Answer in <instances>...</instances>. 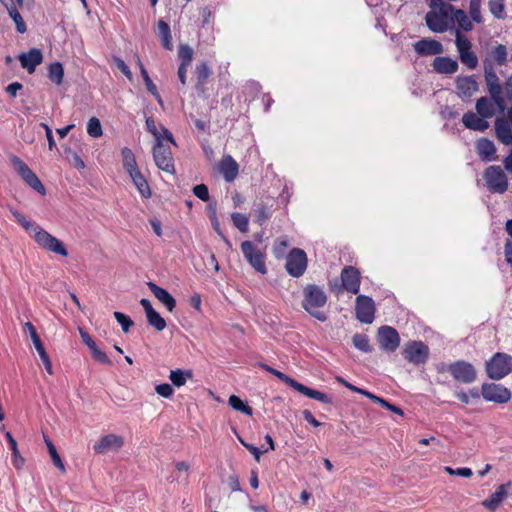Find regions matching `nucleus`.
<instances>
[{
  "instance_id": "obj_1",
  "label": "nucleus",
  "mask_w": 512,
  "mask_h": 512,
  "mask_svg": "<svg viewBox=\"0 0 512 512\" xmlns=\"http://www.w3.org/2000/svg\"><path fill=\"white\" fill-rule=\"evenodd\" d=\"M508 61V50L504 44H497L492 47L483 59L484 79L489 96L493 99L500 112L506 108L503 97V87L497 76L494 65L504 66Z\"/></svg>"
},
{
  "instance_id": "obj_2",
  "label": "nucleus",
  "mask_w": 512,
  "mask_h": 512,
  "mask_svg": "<svg viewBox=\"0 0 512 512\" xmlns=\"http://www.w3.org/2000/svg\"><path fill=\"white\" fill-rule=\"evenodd\" d=\"M454 6L444 0H430L429 11L425 15L428 29L434 33H444L454 25Z\"/></svg>"
},
{
  "instance_id": "obj_3",
  "label": "nucleus",
  "mask_w": 512,
  "mask_h": 512,
  "mask_svg": "<svg viewBox=\"0 0 512 512\" xmlns=\"http://www.w3.org/2000/svg\"><path fill=\"white\" fill-rule=\"evenodd\" d=\"M303 296V308L317 320L326 321V314L320 310L327 302L323 289L315 284H308L303 290Z\"/></svg>"
},
{
  "instance_id": "obj_4",
  "label": "nucleus",
  "mask_w": 512,
  "mask_h": 512,
  "mask_svg": "<svg viewBox=\"0 0 512 512\" xmlns=\"http://www.w3.org/2000/svg\"><path fill=\"white\" fill-rule=\"evenodd\" d=\"M261 367L263 369H265L267 372H269L272 375H274L275 377H277L282 382H284L286 385L290 386L291 388H293L297 392L305 395L306 397L317 400L324 404H332L331 397L328 396L326 393L309 388V387L305 386L304 384L296 381L295 379L289 377L288 375L284 374L283 372L276 370L266 364H262Z\"/></svg>"
},
{
  "instance_id": "obj_5",
  "label": "nucleus",
  "mask_w": 512,
  "mask_h": 512,
  "mask_svg": "<svg viewBox=\"0 0 512 512\" xmlns=\"http://www.w3.org/2000/svg\"><path fill=\"white\" fill-rule=\"evenodd\" d=\"M485 369L490 379L501 380L512 372V356L497 352L486 361Z\"/></svg>"
},
{
  "instance_id": "obj_6",
  "label": "nucleus",
  "mask_w": 512,
  "mask_h": 512,
  "mask_svg": "<svg viewBox=\"0 0 512 512\" xmlns=\"http://www.w3.org/2000/svg\"><path fill=\"white\" fill-rule=\"evenodd\" d=\"M439 371H447L455 381L462 384H471L477 378V371L475 367L464 360L452 362L448 364L445 369H441Z\"/></svg>"
},
{
  "instance_id": "obj_7",
  "label": "nucleus",
  "mask_w": 512,
  "mask_h": 512,
  "mask_svg": "<svg viewBox=\"0 0 512 512\" xmlns=\"http://www.w3.org/2000/svg\"><path fill=\"white\" fill-rule=\"evenodd\" d=\"M240 249L245 260L254 268L256 272L263 275L267 273L265 253L262 252L254 242L245 240L241 243Z\"/></svg>"
},
{
  "instance_id": "obj_8",
  "label": "nucleus",
  "mask_w": 512,
  "mask_h": 512,
  "mask_svg": "<svg viewBox=\"0 0 512 512\" xmlns=\"http://www.w3.org/2000/svg\"><path fill=\"white\" fill-rule=\"evenodd\" d=\"M486 186L491 193L503 194L508 189L506 174L500 166L491 165L483 173Z\"/></svg>"
},
{
  "instance_id": "obj_9",
  "label": "nucleus",
  "mask_w": 512,
  "mask_h": 512,
  "mask_svg": "<svg viewBox=\"0 0 512 512\" xmlns=\"http://www.w3.org/2000/svg\"><path fill=\"white\" fill-rule=\"evenodd\" d=\"M33 239L43 249H46L50 252H53L63 257L68 256V251L64 244L58 238L51 235L49 232H47L46 230L42 229L39 226H36L34 228Z\"/></svg>"
},
{
  "instance_id": "obj_10",
  "label": "nucleus",
  "mask_w": 512,
  "mask_h": 512,
  "mask_svg": "<svg viewBox=\"0 0 512 512\" xmlns=\"http://www.w3.org/2000/svg\"><path fill=\"white\" fill-rule=\"evenodd\" d=\"M455 34V45L461 63L470 70L475 69L478 66V57L476 53L472 51L471 41L463 35L459 29L456 30Z\"/></svg>"
},
{
  "instance_id": "obj_11",
  "label": "nucleus",
  "mask_w": 512,
  "mask_h": 512,
  "mask_svg": "<svg viewBox=\"0 0 512 512\" xmlns=\"http://www.w3.org/2000/svg\"><path fill=\"white\" fill-rule=\"evenodd\" d=\"M153 158L156 166L167 173L175 172L174 159L171 148L168 144L163 143V139H158L152 149Z\"/></svg>"
},
{
  "instance_id": "obj_12",
  "label": "nucleus",
  "mask_w": 512,
  "mask_h": 512,
  "mask_svg": "<svg viewBox=\"0 0 512 512\" xmlns=\"http://www.w3.org/2000/svg\"><path fill=\"white\" fill-rule=\"evenodd\" d=\"M11 162L15 171L19 174L22 180L29 185L32 189L40 193L46 194V189L38 176L29 168V166L18 156H13Z\"/></svg>"
},
{
  "instance_id": "obj_13",
  "label": "nucleus",
  "mask_w": 512,
  "mask_h": 512,
  "mask_svg": "<svg viewBox=\"0 0 512 512\" xmlns=\"http://www.w3.org/2000/svg\"><path fill=\"white\" fill-rule=\"evenodd\" d=\"M307 264V255L303 249L293 248L286 255L285 269L294 278H299L305 273Z\"/></svg>"
},
{
  "instance_id": "obj_14",
  "label": "nucleus",
  "mask_w": 512,
  "mask_h": 512,
  "mask_svg": "<svg viewBox=\"0 0 512 512\" xmlns=\"http://www.w3.org/2000/svg\"><path fill=\"white\" fill-rule=\"evenodd\" d=\"M403 356L416 366L426 363L429 357V348L422 341H409L403 349Z\"/></svg>"
},
{
  "instance_id": "obj_15",
  "label": "nucleus",
  "mask_w": 512,
  "mask_h": 512,
  "mask_svg": "<svg viewBox=\"0 0 512 512\" xmlns=\"http://www.w3.org/2000/svg\"><path fill=\"white\" fill-rule=\"evenodd\" d=\"M481 395L486 401L498 404L507 403L511 399L510 390L501 384L495 383H483Z\"/></svg>"
},
{
  "instance_id": "obj_16",
  "label": "nucleus",
  "mask_w": 512,
  "mask_h": 512,
  "mask_svg": "<svg viewBox=\"0 0 512 512\" xmlns=\"http://www.w3.org/2000/svg\"><path fill=\"white\" fill-rule=\"evenodd\" d=\"M23 331L25 333L29 334V336L33 342V345H34L36 351L38 352L39 357L45 367V370L47 371L48 374L52 375L53 368H52V363H51L50 357L45 350L44 344H43L40 336L38 335L36 328L34 327V325L31 322H26L23 325Z\"/></svg>"
},
{
  "instance_id": "obj_17",
  "label": "nucleus",
  "mask_w": 512,
  "mask_h": 512,
  "mask_svg": "<svg viewBox=\"0 0 512 512\" xmlns=\"http://www.w3.org/2000/svg\"><path fill=\"white\" fill-rule=\"evenodd\" d=\"M356 318L365 324H371L375 318V303L366 295H358L355 304Z\"/></svg>"
},
{
  "instance_id": "obj_18",
  "label": "nucleus",
  "mask_w": 512,
  "mask_h": 512,
  "mask_svg": "<svg viewBox=\"0 0 512 512\" xmlns=\"http://www.w3.org/2000/svg\"><path fill=\"white\" fill-rule=\"evenodd\" d=\"M377 340L382 350L394 352L400 345V336L397 330L391 326H381L378 329Z\"/></svg>"
},
{
  "instance_id": "obj_19",
  "label": "nucleus",
  "mask_w": 512,
  "mask_h": 512,
  "mask_svg": "<svg viewBox=\"0 0 512 512\" xmlns=\"http://www.w3.org/2000/svg\"><path fill=\"white\" fill-rule=\"evenodd\" d=\"M342 287L351 294H358L360 291L361 274L354 266H345L340 274Z\"/></svg>"
},
{
  "instance_id": "obj_20",
  "label": "nucleus",
  "mask_w": 512,
  "mask_h": 512,
  "mask_svg": "<svg viewBox=\"0 0 512 512\" xmlns=\"http://www.w3.org/2000/svg\"><path fill=\"white\" fill-rule=\"evenodd\" d=\"M212 69L207 62L198 63L194 69L195 90L199 96H206L208 80L212 76Z\"/></svg>"
},
{
  "instance_id": "obj_21",
  "label": "nucleus",
  "mask_w": 512,
  "mask_h": 512,
  "mask_svg": "<svg viewBox=\"0 0 512 512\" xmlns=\"http://www.w3.org/2000/svg\"><path fill=\"white\" fill-rule=\"evenodd\" d=\"M275 200L272 197L261 199L253 210L254 221L263 226L273 215Z\"/></svg>"
},
{
  "instance_id": "obj_22",
  "label": "nucleus",
  "mask_w": 512,
  "mask_h": 512,
  "mask_svg": "<svg viewBox=\"0 0 512 512\" xmlns=\"http://www.w3.org/2000/svg\"><path fill=\"white\" fill-rule=\"evenodd\" d=\"M413 47L419 56L440 55L444 51L441 42L432 38H423L415 42Z\"/></svg>"
},
{
  "instance_id": "obj_23",
  "label": "nucleus",
  "mask_w": 512,
  "mask_h": 512,
  "mask_svg": "<svg viewBox=\"0 0 512 512\" xmlns=\"http://www.w3.org/2000/svg\"><path fill=\"white\" fill-rule=\"evenodd\" d=\"M21 66L29 73H33L38 65L43 61L42 52L39 49L32 48L27 53L19 55Z\"/></svg>"
},
{
  "instance_id": "obj_24",
  "label": "nucleus",
  "mask_w": 512,
  "mask_h": 512,
  "mask_svg": "<svg viewBox=\"0 0 512 512\" xmlns=\"http://www.w3.org/2000/svg\"><path fill=\"white\" fill-rule=\"evenodd\" d=\"M433 70L438 74H454L458 71V62L450 57L438 56L432 62Z\"/></svg>"
},
{
  "instance_id": "obj_25",
  "label": "nucleus",
  "mask_w": 512,
  "mask_h": 512,
  "mask_svg": "<svg viewBox=\"0 0 512 512\" xmlns=\"http://www.w3.org/2000/svg\"><path fill=\"white\" fill-rule=\"evenodd\" d=\"M495 133L497 139L507 146H512V129L505 117H498L495 120Z\"/></svg>"
},
{
  "instance_id": "obj_26",
  "label": "nucleus",
  "mask_w": 512,
  "mask_h": 512,
  "mask_svg": "<svg viewBox=\"0 0 512 512\" xmlns=\"http://www.w3.org/2000/svg\"><path fill=\"white\" fill-rule=\"evenodd\" d=\"M123 446V438L115 434H108L103 436L96 442L93 449L96 453H105L110 448H120Z\"/></svg>"
},
{
  "instance_id": "obj_27",
  "label": "nucleus",
  "mask_w": 512,
  "mask_h": 512,
  "mask_svg": "<svg viewBox=\"0 0 512 512\" xmlns=\"http://www.w3.org/2000/svg\"><path fill=\"white\" fill-rule=\"evenodd\" d=\"M147 285L153 295L167 308L168 311L172 312L175 309L176 301L166 289L153 282H148Z\"/></svg>"
},
{
  "instance_id": "obj_28",
  "label": "nucleus",
  "mask_w": 512,
  "mask_h": 512,
  "mask_svg": "<svg viewBox=\"0 0 512 512\" xmlns=\"http://www.w3.org/2000/svg\"><path fill=\"white\" fill-rule=\"evenodd\" d=\"M476 151L483 161H492L496 159V147L493 141L488 138H480L476 142Z\"/></svg>"
},
{
  "instance_id": "obj_29",
  "label": "nucleus",
  "mask_w": 512,
  "mask_h": 512,
  "mask_svg": "<svg viewBox=\"0 0 512 512\" xmlns=\"http://www.w3.org/2000/svg\"><path fill=\"white\" fill-rule=\"evenodd\" d=\"M462 122L466 128L479 132H484L489 127L485 118L471 111L463 115Z\"/></svg>"
},
{
  "instance_id": "obj_30",
  "label": "nucleus",
  "mask_w": 512,
  "mask_h": 512,
  "mask_svg": "<svg viewBox=\"0 0 512 512\" xmlns=\"http://www.w3.org/2000/svg\"><path fill=\"white\" fill-rule=\"evenodd\" d=\"M220 171L225 181L232 182L238 175L239 165L232 156L227 155L220 162Z\"/></svg>"
},
{
  "instance_id": "obj_31",
  "label": "nucleus",
  "mask_w": 512,
  "mask_h": 512,
  "mask_svg": "<svg viewBox=\"0 0 512 512\" xmlns=\"http://www.w3.org/2000/svg\"><path fill=\"white\" fill-rule=\"evenodd\" d=\"M508 486H510V483L499 485L496 491L482 502V505L489 511H495L506 498Z\"/></svg>"
},
{
  "instance_id": "obj_32",
  "label": "nucleus",
  "mask_w": 512,
  "mask_h": 512,
  "mask_svg": "<svg viewBox=\"0 0 512 512\" xmlns=\"http://www.w3.org/2000/svg\"><path fill=\"white\" fill-rule=\"evenodd\" d=\"M456 88L459 95L471 97L478 90V83L472 76L458 77L456 80Z\"/></svg>"
},
{
  "instance_id": "obj_33",
  "label": "nucleus",
  "mask_w": 512,
  "mask_h": 512,
  "mask_svg": "<svg viewBox=\"0 0 512 512\" xmlns=\"http://www.w3.org/2000/svg\"><path fill=\"white\" fill-rule=\"evenodd\" d=\"M495 107H497V105L495 104V102L493 101V99L490 97H486V96H483V97H480L479 99H477L476 101V105H475V108H476V111L478 113V115H480L482 118H485V119H489L491 117H493V115L495 114ZM499 110V109H497ZM500 113V111H498ZM504 112H501V114H503Z\"/></svg>"
},
{
  "instance_id": "obj_34",
  "label": "nucleus",
  "mask_w": 512,
  "mask_h": 512,
  "mask_svg": "<svg viewBox=\"0 0 512 512\" xmlns=\"http://www.w3.org/2000/svg\"><path fill=\"white\" fill-rule=\"evenodd\" d=\"M129 176L131 177L133 184L137 188L140 195L145 199L150 198L152 195V192H151V189H150L147 179L144 177V175L141 173V171L138 169V170L130 173Z\"/></svg>"
},
{
  "instance_id": "obj_35",
  "label": "nucleus",
  "mask_w": 512,
  "mask_h": 512,
  "mask_svg": "<svg viewBox=\"0 0 512 512\" xmlns=\"http://www.w3.org/2000/svg\"><path fill=\"white\" fill-rule=\"evenodd\" d=\"M157 34L163 47L166 50L171 51L173 49L171 30L169 24L164 20H159L157 22Z\"/></svg>"
},
{
  "instance_id": "obj_36",
  "label": "nucleus",
  "mask_w": 512,
  "mask_h": 512,
  "mask_svg": "<svg viewBox=\"0 0 512 512\" xmlns=\"http://www.w3.org/2000/svg\"><path fill=\"white\" fill-rule=\"evenodd\" d=\"M503 97L505 99L506 108V119L509 121V126L512 127V75L506 78L503 85Z\"/></svg>"
},
{
  "instance_id": "obj_37",
  "label": "nucleus",
  "mask_w": 512,
  "mask_h": 512,
  "mask_svg": "<svg viewBox=\"0 0 512 512\" xmlns=\"http://www.w3.org/2000/svg\"><path fill=\"white\" fill-rule=\"evenodd\" d=\"M5 437L7 439L9 447H10V449L12 451V463H13V466L17 470H20L24 466L25 459L20 455V452H19L18 446H17V442L14 439V437L12 436V434L10 432H6L5 433Z\"/></svg>"
},
{
  "instance_id": "obj_38",
  "label": "nucleus",
  "mask_w": 512,
  "mask_h": 512,
  "mask_svg": "<svg viewBox=\"0 0 512 512\" xmlns=\"http://www.w3.org/2000/svg\"><path fill=\"white\" fill-rule=\"evenodd\" d=\"M146 127L147 130L155 137L156 141H158V139H162V134L158 131L155 121L152 117H148L146 119ZM162 132L164 138L168 142L172 143L173 145H176L172 133L167 128L162 127Z\"/></svg>"
},
{
  "instance_id": "obj_39",
  "label": "nucleus",
  "mask_w": 512,
  "mask_h": 512,
  "mask_svg": "<svg viewBox=\"0 0 512 512\" xmlns=\"http://www.w3.org/2000/svg\"><path fill=\"white\" fill-rule=\"evenodd\" d=\"M193 377V373L191 370H181L175 369L170 371L169 379L176 387H181L185 385L188 379Z\"/></svg>"
},
{
  "instance_id": "obj_40",
  "label": "nucleus",
  "mask_w": 512,
  "mask_h": 512,
  "mask_svg": "<svg viewBox=\"0 0 512 512\" xmlns=\"http://www.w3.org/2000/svg\"><path fill=\"white\" fill-rule=\"evenodd\" d=\"M123 167L128 172V174L138 170L137 162L132 150L128 147H124L121 150Z\"/></svg>"
},
{
  "instance_id": "obj_41",
  "label": "nucleus",
  "mask_w": 512,
  "mask_h": 512,
  "mask_svg": "<svg viewBox=\"0 0 512 512\" xmlns=\"http://www.w3.org/2000/svg\"><path fill=\"white\" fill-rule=\"evenodd\" d=\"M194 56L193 49L188 44H180L178 47L179 66L189 67Z\"/></svg>"
},
{
  "instance_id": "obj_42",
  "label": "nucleus",
  "mask_w": 512,
  "mask_h": 512,
  "mask_svg": "<svg viewBox=\"0 0 512 512\" xmlns=\"http://www.w3.org/2000/svg\"><path fill=\"white\" fill-rule=\"evenodd\" d=\"M352 343H353L354 347L356 349L360 350L361 352L371 353L373 350V347L370 344L369 337L365 334L356 333L352 337Z\"/></svg>"
},
{
  "instance_id": "obj_43",
  "label": "nucleus",
  "mask_w": 512,
  "mask_h": 512,
  "mask_svg": "<svg viewBox=\"0 0 512 512\" xmlns=\"http://www.w3.org/2000/svg\"><path fill=\"white\" fill-rule=\"evenodd\" d=\"M48 77L54 84H62L64 78V69L60 62H54L49 65Z\"/></svg>"
},
{
  "instance_id": "obj_44",
  "label": "nucleus",
  "mask_w": 512,
  "mask_h": 512,
  "mask_svg": "<svg viewBox=\"0 0 512 512\" xmlns=\"http://www.w3.org/2000/svg\"><path fill=\"white\" fill-rule=\"evenodd\" d=\"M454 22L456 21L459 28L465 32L471 31L473 29V25L471 20L468 18L466 13L461 9H455L453 12Z\"/></svg>"
},
{
  "instance_id": "obj_45",
  "label": "nucleus",
  "mask_w": 512,
  "mask_h": 512,
  "mask_svg": "<svg viewBox=\"0 0 512 512\" xmlns=\"http://www.w3.org/2000/svg\"><path fill=\"white\" fill-rule=\"evenodd\" d=\"M7 10H8L9 16L13 19V21L16 25L17 32L20 34L25 33L27 31V26L21 16V14L15 7V5L11 4V6H7Z\"/></svg>"
},
{
  "instance_id": "obj_46",
  "label": "nucleus",
  "mask_w": 512,
  "mask_h": 512,
  "mask_svg": "<svg viewBox=\"0 0 512 512\" xmlns=\"http://www.w3.org/2000/svg\"><path fill=\"white\" fill-rule=\"evenodd\" d=\"M44 440H45V443L47 445L48 452H49V455L51 457V460H52L53 464L62 473H64L65 472V466H64V463H63L61 457L59 456V454H58V452L56 450L55 445L53 444V442L48 437H44Z\"/></svg>"
},
{
  "instance_id": "obj_47",
  "label": "nucleus",
  "mask_w": 512,
  "mask_h": 512,
  "mask_svg": "<svg viewBox=\"0 0 512 512\" xmlns=\"http://www.w3.org/2000/svg\"><path fill=\"white\" fill-rule=\"evenodd\" d=\"M228 403L234 410L240 411L245 415L252 416L253 414V409L236 395H231Z\"/></svg>"
},
{
  "instance_id": "obj_48",
  "label": "nucleus",
  "mask_w": 512,
  "mask_h": 512,
  "mask_svg": "<svg viewBox=\"0 0 512 512\" xmlns=\"http://www.w3.org/2000/svg\"><path fill=\"white\" fill-rule=\"evenodd\" d=\"M231 220L234 226L242 233H247L249 230V219L245 214L242 213H232Z\"/></svg>"
},
{
  "instance_id": "obj_49",
  "label": "nucleus",
  "mask_w": 512,
  "mask_h": 512,
  "mask_svg": "<svg viewBox=\"0 0 512 512\" xmlns=\"http://www.w3.org/2000/svg\"><path fill=\"white\" fill-rule=\"evenodd\" d=\"M289 246L287 237H279L275 240L273 245V254L275 258L281 259L285 256L286 250Z\"/></svg>"
},
{
  "instance_id": "obj_50",
  "label": "nucleus",
  "mask_w": 512,
  "mask_h": 512,
  "mask_svg": "<svg viewBox=\"0 0 512 512\" xmlns=\"http://www.w3.org/2000/svg\"><path fill=\"white\" fill-rule=\"evenodd\" d=\"M146 318L149 325L153 326L157 331H162L165 329L166 321L156 310L146 315Z\"/></svg>"
},
{
  "instance_id": "obj_51",
  "label": "nucleus",
  "mask_w": 512,
  "mask_h": 512,
  "mask_svg": "<svg viewBox=\"0 0 512 512\" xmlns=\"http://www.w3.org/2000/svg\"><path fill=\"white\" fill-rule=\"evenodd\" d=\"M87 133L93 138H99L102 136V126L98 118L92 117L89 119L87 123Z\"/></svg>"
},
{
  "instance_id": "obj_52",
  "label": "nucleus",
  "mask_w": 512,
  "mask_h": 512,
  "mask_svg": "<svg viewBox=\"0 0 512 512\" xmlns=\"http://www.w3.org/2000/svg\"><path fill=\"white\" fill-rule=\"evenodd\" d=\"M489 10L497 19L505 18V5L503 0H490Z\"/></svg>"
},
{
  "instance_id": "obj_53",
  "label": "nucleus",
  "mask_w": 512,
  "mask_h": 512,
  "mask_svg": "<svg viewBox=\"0 0 512 512\" xmlns=\"http://www.w3.org/2000/svg\"><path fill=\"white\" fill-rule=\"evenodd\" d=\"M142 78L144 80V83H145V86H146L148 92L151 93L155 97V99L161 104L162 103L161 96L158 93L157 87L151 80L146 69H143Z\"/></svg>"
},
{
  "instance_id": "obj_54",
  "label": "nucleus",
  "mask_w": 512,
  "mask_h": 512,
  "mask_svg": "<svg viewBox=\"0 0 512 512\" xmlns=\"http://www.w3.org/2000/svg\"><path fill=\"white\" fill-rule=\"evenodd\" d=\"M114 317L117 320V322L121 325L122 330L125 333H127L131 326H133V321L131 320V318L122 312H114Z\"/></svg>"
},
{
  "instance_id": "obj_55",
  "label": "nucleus",
  "mask_w": 512,
  "mask_h": 512,
  "mask_svg": "<svg viewBox=\"0 0 512 512\" xmlns=\"http://www.w3.org/2000/svg\"><path fill=\"white\" fill-rule=\"evenodd\" d=\"M11 213L15 219V221L22 226L26 231L30 230L34 227V223L28 220L21 212L18 210H11Z\"/></svg>"
},
{
  "instance_id": "obj_56",
  "label": "nucleus",
  "mask_w": 512,
  "mask_h": 512,
  "mask_svg": "<svg viewBox=\"0 0 512 512\" xmlns=\"http://www.w3.org/2000/svg\"><path fill=\"white\" fill-rule=\"evenodd\" d=\"M91 353H92L93 358L97 362L102 363V364H106V365H111V360L109 359L107 354L104 351L100 350L97 347V345H95V348L91 349Z\"/></svg>"
},
{
  "instance_id": "obj_57",
  "label": "nucleus",
  "mask_w": 512,
  "mask_h": 512,
  "mask_svg": "<svg viewBox=\"0 0 512 512\" xmlns=\"http://www.w3.org/2000/svg\"><path fill=\"white\" fill-rule=\"evenodd\" d=\"M470 16H471L472 20L475 21L476 23L482 22L480 4L476 0H472L470 2Z\"/></svg>"
},
{
  "instance_id": "obj_58",
  "label": "nucleus",
  "mask_w": 512,
  "mask_h": 512,
  "mask_svg": "<svg viewBox=\"0 0 512 512\" xmlns=\"http://www.w3.org/2000/svg\"><path fill=\"white\" fill-rule=\"evenodd\" d=\"M194 195L202 201L209 200V190L205 184H198L193 188Z\"/></svg>"
},
{
  "instance_id": "obj_59",
  "label": "nucleus",
  "mask_w": 512,
  "mask_h": 512,
  "mask_svg": "<svg viewBox=\"0 0 512 512\" xmlns=\"http://www.w3.org/2000/svg\"><path fill=\"white\" fill-rule=\"evenodd\" d=\"M155 391L158 395H160L164 398H170L174 393L172 386L168 383H162V384L156 385Z\"/></svg>"
},
{
  "instance_id": "obj_60",
  "label": "nucleus",
  "mask_w": 512,
  "mask_h": 512,
  "mask_svg": "<svg viewBox=\"0 0 512 512\" xmlns=\"http://www.w3.org/2000/svg\"><path fill=\"white\" fill-rule=\"evenodd\" d=\"M113 61L116 65V67L128 78V80H132V72L128 65L120 58V57H114Z\"/></svg>"
},
{
  "instance_id": "obj_61",
  "label": "nucleus",
  "mask_w": 512,
  "mask_h": 512,
  "mask_svg": "<svg viewBox=\"0 0 512 512\" xmlns=\"http://www.w3.org/2000/svg\"><path fill=\"white\" fill-rule=\"evenodd\" d=\"M240 442L241 444L255 457V459L257 461L260 460V457L263 453L267 452L268 450H264V451H261L258 447L252 445V444H249V443H246L244 442L243 440L240 439Z\"/></svg>"
},
{
  "instance_id": "obj_62",
  "label": "nucleus",
  "mask_w": 512,
  "mask_h": 512,
  "mask_svg": "<svg viewBox=\"0 0 512 512\" xmlns=\"http://www.w3.org/2000/svg\"><path fill=\"white\" fill-rule=\"evenodd\" d=\"M23 88V85L19 82H12L10 83L6 88L5 91L9 94L11 97H16L17 92L20 91Z\"/></svg>"
},
{
  "instance_id": "obj_63",
  "label": "nucleus",
  "mask_w": 512,
  "mask_h": 512,
  "mask_svg": "<svg viewBox=\"0 0 512 512\" xmlns=\"http://www.w3.org/2000/svg\"><path fill=\"white\" fill-rule=\"evenodd\" d=\"M228 486L230 487L231 491H233V492L241 491V485H240L238 476L230 475L228 477Z\"/></svg>"
},
{
  "instance_id": "obj_64",
  "label": "nucleus",
  "mask_w": 512,
  "mask_h": 512,
  "mask_svg": "<svg viewBox=\"0 0 512 512\" xmlns=\"http://www.w3.org/2000/svg\"><path fill=\"white\" fill-rule=\"evenodd\" d=\"M503 165L505 170L512 175V148L509 152V154L504 158Z\"/></svg>"
}]
</instances>
